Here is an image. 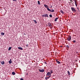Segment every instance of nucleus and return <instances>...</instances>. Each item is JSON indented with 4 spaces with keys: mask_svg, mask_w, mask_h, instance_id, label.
Instances as JSON below:
<instances>
[{
    "mask_svg": "<svg viewBox=\"0 0 80 80\" xmlns=\"http://www.w3.org/2000/svg\"><path fill=\"white\" fill-rule=\"evenodd\" d=\"M42 17H48V15L47 14H43L42 15Z\"/></svg>",
    "mask_w": 80,
    "mask_h": 80,
    "instance_id": "1",
    "label": "nucleus"
},
{
    "mask_svg": "<svg viewBox=\"0 0 80 80\" xmlns=\"http://www.w3.org/2000/svg\"><path fill=\"white\" fill-rule=\"evenodd\" d=\"M71 36H70V35L68 36L67 40H68V41H70V40H71Z\"/></svg>",
    "mask_w": 80,
    "mask_h": 80,
    "instance_id": "2",
    "label": "nucleus"
},
{
    "mask_svg": "<svg viewBox=\"0 0 80 80\" xmlns=\"http://www.w3.org/2000/svg\"><path fill=\"white\" fill-rule=\"evenodd\" d=\"M71 10L72 12H76V10H75V9L73 7H71Z\"/></svg>",
    "mask_w": 80,
    "mask_h": 80,
    "instance_id": "3",
    "label": "nucleus"
},
{
    "mask_svg": "<svg viewBox=\"0 0 80 80\" xmlns=\"http://www.w3.org/2000/svg\"><path fill=\"white\" fill-rule=\"evenodd\" d=\"M76 7H77V0H74Z\"/></svg>",
    "mask_w": 80,
    "mask_h": 80,
    "instance_id": "4",
    "label": "nucleus"
},
{
    "mask_svg": "<svg viewBox=\"0 0 80 80\" xmlns=\"http://www.w3.org/2000/svg\"><path fill=\"white\" fill-rule=\"evenodd\" d=\"M48 25L49 27H50V28L51 29L52 28V25H51V24L50 23H49Z\"/></svg>",
    "mask_w": 80,
    "mask_h": 80,
    "instance_id": "5",
    "label": "nucleus"
},
{
    "mask_svg": "<svg viewBox=\"0 0 80 80\" xmlns=\"http://www.w3.org/2000/svg\"><path fill=\"white\" fill-rule=\"evenodd\" d=\"M8 62H9V64H11V63H12V59H10V61H8Z\"/></svg>",
    "mask_w": 80,
    "mask_h": 80,
    "instance_id": "6",
    "label": "nucleus"
},
{
    "mask_svg": "<svg viewBox=\"0 0 80 80\" xmlns=\"http://www.w3.org/2000/svg\"><path fill=\"white\" fill-rule=\"evenodd\" d=\"M56 61L57 63H58V64H60V62L58 60H56Z\"/></svg>",
    "mask_w": 80,
    "mask_h": 80,
    "instance_id": "7",
    "label": "nucleus"
},
{
    "mask_svg": "<svg viewBox=\"0 0 80 80\" xmlns=\"http://www.w3.org/2000/svg\"><path fill=\"white\" fill-rule=\"evenodd\" d=\"M18 48L19 49V50H23V48L22 47H18Z\"/></svg>",
    "mask_w": 80,
    "mask_h": 80,
    "instance_id": "8",
    "label": "nucleus"
},
{
    "mask_svg": "<svg viewBox=\"0 0 80 80\" xmlns=\"http://www.w3.org/2000/svg\"><path fill=\"white\" fill-rule=\"evenodd\" d=\"M50 75V72H48L47 73V76H49Z\"/></svg>",
    "mask_w": 80,
    "mask_h": 80,
    "instance_id": "9",
    "label": "nucleus"
},
{
    "mask_svg": "<svg viewBox=\"0 0 80 80\" xmlns=\"http://www.w3.org/2000/svg\"><path fill=\"white\" fill-rule=\"evenodd\" d=\"M44 6L45 7V8H48V6H47V5H46V4H44Z\"/></svg>",
    "mask_w": 80,
    "mask_h": 80,
    "instance_id": "10",
    "label": "nucleus"
},
{
    "mask_svg": "<svg viewBox=\"0 0 80 80\" xmlns=\"http://www.w3.org/2000/svg\"><path fill=\"white\" fill-rule=\"evenodd\" d=\"M50 75L48 77L45 78L46 80H48V79L49 78H50Z\"/></svg>",
    "mask_w": 80,
    "mask_h": 80,
    "instance_id": "11",
    "label": "nucleus"
},
{
    "mask_svg": "<svg viewBox=\"0 0 80 80\" xmlns=\"http://www.w3.org/2000/svg\"><path fill=\"white\" fill-rule=\"evenodd\" d=\"M60 12L61 13H62V14H64V12H63V11H62V10H61Z\"/></svg>",
    "mask_w": 80,
    "mask_h": 80,
    "instance_id": "12",
    "label": "nucleus"
},
{
    "mask_svg": "<svg viewBox=\"0 0 80 80\" xmlns=\"http://www.w3.org/2000/svg\"><path fill=\"white\" fill-rule=\"evenodd\" d=\"M1 64H2V65H4L5 63V62H4V61L1 62Z\"/></svg>",
    "mask_w": 80,
    "mask_h": 80,
    "instance_id": "13",
    "label": "nucleus"
},
{
    "mask_svg": "<svg viewBox=\"0 0 80 80\" xmlns=\"http://www.w3.org/2000/svg\"><path fill=\"white\" fill-rule=\"evenodd\" d=\"M1 35H5V33L3 32H1Z\"/></svg>",
    "mask_w": 80,
    "mask_h": 80,
    "instance_id": "14",
    "label": "nucleus"
},
{
    "mask_svg": "<svg viewBox=\"0 0 80 80\" xmlns=\"http://www.w3.org/2000/svg\"><path fill=\"white\" fill-rule=\"evenodd\" d=\"M44 72V69H42L40 70L41 72Z\"/></svg>",
    "mask_w": 80,
    "mask_h": 80,
    "instance_id": "15",
    "label": "nucleus"
},
{
    "mask_svg": "<svg viewBox=\"0 0 80 80\" xmlns=\"http://www.w3.org/2000/svg\"><path fill=\"white\" fill-rule=\"evenodd\" d=\"M12 75H15V72H12Z\"/></svg>",
    "mask_w": 80,
    "mask_h": 80,
    "instance_id": "16",
    "label": "nucleus"
},
{
    "mask_svg": "<svg viewBox=\"0 0 80 80\" xmlns=\"http://www.w3.org/2000/svg\"><path fill=\"white\" fill-rule=\"evenodd\" d=\"M58 18H56V19L54 20L55 22H57V20H58Z\"/></svg>",
    "mask_w": 80,
    "mask_h": 80,
    "instance_id": "17",
    "label": "nucleus"
},
{
    "mask_svg": "<svg viewBox=\"0 0 80 80\" xmlns=\"http://www.w3.org/2000/svg\"><path fill=\"white\" fill-rule=\"evenodd\" d=\"M50 12H54V10L52 9V10H51V11H50Z\"/></svg>",
    "mask_w": 80,
    "mask_h": 80,
    "instance_id": "18",
    "label": "nucleus"
},
{
    "mask_svg": "<svg viewBox=\"0 0 80 80\" xmlns=\"http://www.w3.org/2000/svg\"><path fill=\"white\" fill-rule=\"evenodd\" d=\"M47 9L48 10V11H50V12L51 10H50V9H49V8H47Z\"/></svg>",
    "mask_w": 80,
    "mask_h": 80,
    "instance_id": "19",
    "label": "nucleus"
},
{
    "mask_svg": "<svg viewBox=\"0 0 80 80\" xmlns=\"http://www.w3.org/2000/svg\"><path fill=\"white\" fill-rule=\"evenodd\" d=\"M11 49H12V47H9L8 50H11Z\"/></svg>",
    "mask_w": 80,
    "mask_h": 80,
    "instance_id": "20",
    "label": "nucleus"
},
{
    "mask_svg": "<svg viewBox=\"0 0 80 80\" xmlns=\"http://www.w3.org/2000/svg\"><path fill=\"white\" fill-rule=\"evenodd\" d=\"M38 3L39 5H40V1H38Z\"/></svg>",
    "mask_w": 80,
    "mask_h": 80,
    "instance_id": "21",
    "label": "nucleus"
},
{
    "mask_svg": "<svg viewBox=\"0 0 80 80\" xmlns=\"http://www.w3.org/2000/svg\"><path fill=\"white\" fill-rule=\"evenodd\" d=\"M33 22H34L35 23H37V21H36V20H34L33 21Z\"/></svg>",
    "mask_w": 80,
    "mask_h": 80,
    "instance_id": "22",
    "label": "nucleus"
},
{
    "mask_svg": "<svg viewBox=\"0 0 80 80\" xmlns=\"http://www.w3.org/2000/svg\"><path fill=\"white\" fill-rule=\"evenodd\" d=\"M68 75H70V72H69V71H68Z\"/></svg>",
    "mask_w": 80,
    "mask_h": 80,
    "instance_id": "23",
    "label": "nucleus"
},
{
    "mask_svg": "<svg viewBox=\"0 0 80 80\" xmlns=\"http://www.w3.org/2000/svg\"><path fill=\"white\" fill-rule=\"evenodd\" d=\"M50 73H53V71L52 70H51L50 71Z\"/></svg>",
    "mask_w": 80,
    "mask_h": 80,
    "instance_id": "24",
    "label": "nucleus"
},
{
    "mask_svg": "<svg viewBox=\"0 0 80 80\" xmlns=\"http://www.w3.org/2000/svg\"><path fill=\"white\" fill-rule=\"evenodd\" d=\"M49 17H51V18L52 17V15H51V14H50V15H49Z\"/></svg>",
    "mask_w": 80,
    "mask_h": 80,
    "instance_id": "25",
    "label": "nucleus"
},
{
    "mask_svg": "<svg viewBox=\"0 0 80 80\" xmlns=\"http://www.w3.org/2000/svg\"><path fill=\"white\" fill-rule=\"evenodd\" d=\"M20 80H23V79L22 78H20Z\"/></svg>",
    "mask_w": 80,
    "mask_h": 80,
    "instance_id": "26",
    "label": "nucleus"
},
{
    "mask_svg": "<svg viewBox=\"0 0 80 80\" xmlns=\"http://www.w3.org/2000/svg\"><path fill=\"white\" fill-rule=\"evenodd\" d=\"M73 43H75V41L73 40Z\"/></svg>",
    "mask_w": 80,
    "mask_h": 80,
    "instance_id": "27",
    "label": "nucleus"
},
{
    "mask_svg": "<svg viewBox=\"0 0 80 80\" xmlns=\"http://www.w3.org/2000/svg\"><path fill=\"white\" fill-rule=\"evenodd\" d=\"M67 47H68V48H69L68 45H67Z\"/></svg>",
    "mask_w": 80,
    "mask_h": 80,
    "instance_id": "28",
    "label": "nucleus"
},
{
    "mask_svg": "<svg viewBox=\"0 0 80 80\" xmlns=\"http://www.w3.org/2000/svg\"><path fill=\"white\" fill-rule=\"evenodd\" d=\"M13 1H17V0H12Z\"/></svg>",
    "mask_w": 80,
    "mask_h": 80,
    "instance_id": "29",
    "label": "nucleus"
},
{
    "mask_svg": "<svg viewBox=\"0 0 80 80\" xmlns=\"http://www.w3.org/2000/svg\"><path fill=\"white\" fill-rule=\"evenodd\" d=\"M27 47H28V44H27L26 45Z\"/></svg>",
    "mask_w": 80,
    "mask_h": 80,
    "instance_id": "30",
    "label": "nucleus"
},
{
    "mask_svg": "<svg viewBox=\"0 0 80 80\" xmlns=\"http://www.w3.org/2000/svg\"><path fill=\"white\" fill-rule=\"evenodd\" d=\"M60 47H61L62 48L63 47V46H61Z\"/></svg>",
    "mask_w": 80,
    "mask_h": 80,
    "instance_id": "31",
    "label": "nucleus"
},
{
    "mask_svg": "<svg viewBox=\"0 0 80 80\" xmlns=\"http://www.w3.org/2000/svg\"><path fill=\"white\" fill-rule=\"evenodd\" d=\"M77 9H78V10H79V8H77Z\"/></svg>",
    "mask_w": 80,
    "mask_h": 80,
    "instance_id": "32",
    "label": "nucleus"
},
{
    "mask_svg": "<svg viewBox=\"0 0 80 80\" xmlns=\"http://www.w3.org/2000/svg\"><path fill=\"white\" fill-rule=\"evenodd\" d=\"M39 71L40 72V69H39Z\"/></svg>",
    "mask_w": 80,
    "mask_h": 80,
    "instance_id": "33",
    "label": "nucleus"
}]
</instances>
